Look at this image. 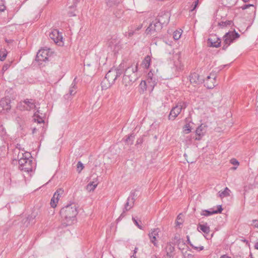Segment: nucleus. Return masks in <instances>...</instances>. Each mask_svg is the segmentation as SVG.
Wrapping results in <instances>:
<instances>
[{
	"instance_id": "f257e3e1",
	"label": "nucleus",
	"mask_w": 258,
	"mask_h": 258,
	"mask_svg": "<svg viewBox=\"0 0 258 258\" xmlns=\"http://www.w3.org/2000/svg\"><path fill=\"white\" fill-rule=\"evenodd\" d=\"M60 215L67 222V225H71L75 220L78 211L75 204L68 205L61 208L59 212Z\"/></svg>"
},
{
	"instance_id": "f03ea898",
	"label": "nucleus",
	"mask_w": 258,
	"mask_h": 258,
	"mask_svg": "<svg viewBox=\"0 0 258 258\" xmlns=\"http://www.w3.org/2000/svg\"><path fill=\"white\" fill-rule=\"evenodd\" d=\"M239 37L240 35L235 30L226 33L223 37L222 49L226 50L228 47Z\"/></svg>"
},
{
	"instance_id": "7ed1b4c3",
	"label": "nucleus",
	"mask_w": 258,
	"mask_h": 258,
	"mask_svg": "<svg viewBox=\"0 0 258 258\" xmlns=\"http://www.w3.org/2000/svg\"><path fill=\"white\" fill-rule=\"evenodd\" d=\"M19 164V169L21 170L27 172H31L33 170V165L35 163L32 159H30L29 157L25 156L21 158L18 161Z\"/></svg>"
},
{
	"instance_id": "20e7f679",
	"label": "nucleus",
	"mask_w": 258,
	"mask_h": 258,
	"mask_svg": "<svg viewBox=\"0 0 258 258\" xmlns=\"http://www.w3.org/2000/svg\"><path fill=\"white\" fill-rule=\"evenodd\" d=\"M115 73L114 71L111 69L106 74L105 80H104L101 84L102 89H106L114 83L115 81L117 79Z\"/></svg>"
},
{
	"instance_id": "39448f33",
	"label": "nucleus",
	"mask_w": 258,
	"mask_h": 258,
	"mask_svg": "<svg viewBox=\"0 0 258 258\" xmlns=\"http://www.w3.org/2000/svg\"><path fill=\"white\" fill-rule=\"evenodd\" d=\"M163 26L161 24L157 22L155 19L150 24L146 30V32L147 34H152L154 32H160L162 30Z\"/></svg>"
},
{
	"instance_id": "423d86ee",
	"label": "nucleus",
	"mask_w": 258,
	"mask_h": 258,
	"mask_svg": "<svg viewBox=\"0 0 258 258\" xmlns=\"http://www.w3.org/2000/svg\"><path fill=\"white\" fill-rule=\"evenodd\" d=\"M11 100L9 98H4L0 100V113H6L8 112L11 108Z\"/></svg>"
},
{
	"instance_id": "0eeeda50",
	"label": "nucleus",
	"mask_w": 258,
	"mask_h": 258,
	"mask_svg": "<svg viewBox=\"0 0 258 258\" xmlns=\"http://www.w3.org/2000/svg\"><path fill=\"white\" fill-rule=\"evenodd\" d=\"M49 37L53 40L54 42L56 44L59 43V45H61L62 43L63 37L62 33H60L57 29H53L49 33Z\"/></svg>"
},
{
	"instance_id": "6e6552de",
	"label": "nucleus",
	"mask_w": 258,
	"mask_h": 258,
	"mask_svg": "<svg viewBox=\"0 0 258 258\" xmlns=\"http://www.w3.org/2000/svg\"><path fill=\"white\" fill-rule=\"evenodd\" d=\"M63 193L64 190L61 188L57 189L54 192L53 197L51 199L50 203L52 208H54L56 207V204L58 203L59 198L63 195Z\"/></svg>"
},
{
	"instance_id": "1a4fd4ad",
	"label": "nucleus",
	"mask_w": 258,
	"mask_h": 258,
	"mask_svg": "<svg viewBox=\"0 0 258 258\" xmlns=\"http://www.w3.org/2000/svg\"><path fill=\"white\" fill-rule=\"evenodd\" d=\"M134 203L135 202H134V201H132V200L127 199L126 202L125 203L124 208L123 209V211L117 219V221L121 220L123 217L125 216L126 212L128 211L134 207Z\"/></svg>"
},
{
	"instance_id": "9d476101",
	"label": "nucleus",
	"mask_w": 258,
	"mask_h": 258,
	"mask_svg": "<svg viewBox=\"0 0 258 258\" xmlns=\"http://www.w3.org/2000/svg\"><path fill=\"white\" fill-rule=\"evenodd\" d=\"M204 86L208 89H211L214 88L216 86V76L214 75H211L207 77L206 79L205 80Z\"/></svg>"
},
{
	"instance_id": "9b49d317",
	"label": "nucleus",
	"mask_w": 258,
	"mask_h": 258,
	"mask_svg": "<svg viewBox=\"0 0 258 258\" xmlns=\"http://www.w3.org/2000/svg\"><path fill=\"white\" fill-rule=\"evenodd\" d=\"M23 102L26 105L24 106L23 108H21V110H30L33 108H36V102L35 100L30 99H25Z\"/></svg>"
},
{
	"instance_id": "f8f14e48",
	"label": "nucleus",
	"mask_w": 258,
	"mask_h": 258,
	"mask_svg": "<svg viewBox=\"0 0 258 258\" xmlns=\"http://www.w3.org/2000/svg\"><path fill=\"white\" fill-rule=\"evenodd\" d=\"M223 211V208L221 205H218L217 206V210H214L213 208H211L209 210H202L201 214L202 216H209L213 214L221 213Z\"/></svg>"
},
{
	"instance_id": "ddd939ff",
	"label": "nucleus",
	"mask_w": 258,
	"mask_h": 258,
	"mask_svg": "<svg viewBox=\"0 0 258 258\" xmlns=\"http://www.w3.org/2000/svg\"><path fill=\"white\" fill-rule=\"evenodd\" d=\"M208 44L210 47L218 48L220 46L221 41L216 35H214L208 38Z\"/></svg>"
},
{
	"instance_id": "4468645a",
	"label": "nucleus",
	"mask_w": 258,
	"mask_h": 258,
	"mask_svg": "<svg viewBox=\"0 0 258 258\" xmlns=\"http://www.w3.org/2000/svg\"><path fill=\"white\" fill-rule=\"evenodd\" d=\"M156 21L161 24L162 25L168 24L170 20V16L167 13H161L156 18Z\"/></svg>"
},
{
	"instance_id": "2eb2a0df",
	"label": "nucleus",
	"mask_w": 258,
	"mask_h": 258,
	"mask_svg": "<svg viewBox=\"0 0 258 258\" xmlns=\"http://www.w3.org/2000/svg\"><path fill=\"white\" fill-rule=\"evenodd\" d=\"M207 131V126L205 124H201L196 130V134L197 137L195 138L196 140L199 141L205 135Z\"/></svg>"
},
{
	"instance_id": "dca6fc26",
	"label": "nucleus",
	"mask_w": 258,
	"mask_h": 258,
	"mask_svg": "<svg viewBox=\"0 0 258 258\" xmlns=\"http://www.w3.org/2000/svg\"><path fill=\"white\" fill-rule=\"evenodd\" d=\"M189 78L190 82L191 84H202L205 82V80L201 78L200 75L195 72L191 73Z\"/></svg>"
},
{
	"instance_id": "f3484780",
	"label": "nucleus",
	"mask_w": 258,
	"mask_h": 258,
	"mask_svg": "<svg viewBox=\"0 0 258 258\" xmlns=\"http://www.w3.org/2000/svg\"><path fill=\"white\" fill-rule=\"evenodd\" d=\"M48 51L46 50H39L36 55L35 60L38 62L46 61L48 60Z\"/></svg>"
},
{
	"instance_id": "a211bd4d",
	"label": "nucleus",
	"mask_w": 258,
	"mask_h": 258,
	"mask_svg": "<svg viewBox=\"0 0 258 258\" xmlns=\"http://www.w3.org/2000/svg\"><path fill=\"white\" fill-rule=\"evenodd\" d=\"M181 109L176 104L174 107H173L170 111V114L168 116V119L169 120H174L176 117L180 114L181 112Z\"/></svg>"
},
{
	"instance_id": "6ab92c4d",
	"label": "nucleus",
	"mask_w": 258,
	"mask_h": 258,
	"mask_svg": "<svg viewBox=\"0 0 258 258\" xmlns=\"http://www.w3.org/2000/svg\"><path fill=\"white\" fill-rule=\"evenodd\" d=\"M160 231V229L157 228L151 230V231L149 233L150 241L155 246H157V243L156 242V237H158L159 232Z\"/></svg>"
},
{
	"instance_id": "aec40b11",
	"label": "nucleus",
	"mask_w": 258,
	"mask_h": 258,
	"mask_svg": "<svg viewBox=\"0 0 258 258\" xmlns=\"http://www.w3.org/2000/svg\"><path fill=\"white\" fill-rule=\"evenodd\" d=\"M120 41L115 39H111L109 42V47L115 53L120 49Z\"/></svg>"
},
{
	"instance_id": "412c9836",
	"label": "nucleus",
	"mask_w": 258,
	"mask_h": 258,
	"mask_svg": "<svg viewBox=\"0 0 258 258\" xmlns=\"http://www.w3.org/2000/svg\"><path fill=\"white\" fill-rule=\"evenodd\" d=\"M138 71V64L133 65L127 67L124 71V75H130L132 74H137Z\"/></svg>"
},
{
	"instance_id": "4be33fe9",
	"label": "nucleus",
	"mask_w": 258,
	"mask_h": 258,
	"mask_svg": "<svg viewBox=\"0 0 258 258\" xmlns=\"http://www.w3.org/2000/svg\"><path fill=\"white\" fill-rule=\"evenodd\" d=\"M174 247L172 246L170 243H167V245L165 248V250L167 256L168 258H171L173 256L174 251Z\"/></svg>"
},
{
	"instance_id": "5701e85b",
	"label": "nucleus",
	"mask_w": 258,
	"mask_h": 258,
	"mask_svg": "<svg viewBox=\"0 0 258 258\" xmlns=\"http://www.w3.org/2000/svg\"><path fill=\"white\" fill-rule=\"evenodd\" d=\"M197 229L198 231H200L201 230L206 234H209L210 232V227L208 225L207 223H205L203 224L199 223L198 225Z\"/></svg>"
},
{
	"instance_id": "b1692460",
	"label": "nucleus",
	"mask_w": 258,
	"mask_h": 258,
	"mask_svg": "<svg viewBox=\"0 0 258 258\" xmlns=\"http://www.w3.org/2000/svg\"><path fill=\"white\" fill-rule=\"evenodd\" d=\"M151 64V57L149 55L145 56L141 62V66L145 69H148Z\"/></svg>"
},
{
	"instance_id": "393cba45",
	"label": "nucleus",
	"mask_w": 258,
	"mask_h": 258,
	"mask_svg": "<svg viewBox=\"0 0 258 258\" xmlns=\"http://www.w3.org/2000/svg\"><path fill=\"white\" fill-rule=\"evenodd\" d=\"M97 180L98 176H96L94 178H93V181H91L87 185V189L89 191L94 190L98 183Z\"/></svg>"
},
{
	"instance_id": "a878e982",
	"label": "nucleus",
	"mask_w": 258,
	"mask_h": 258,
	"mask_svg": "<svg viewBox=\"0 0 258 258\" xmlns=\"http://www.w3.org/2000/svg\"><path fill=\"white\" fill-rule=\"evenodd\" d=\"M236 0H220L223 6L231 8L236 3Z\"/></svg>"
},
{
	"instance_id": "bb28decb",
	"label": "nucleus",
	"mask_w": 258,
	"mask_h": 258,
	"mask_svg": "<svg viewBox=\"0 0 258 258\" xmlns=\"http://www.w3.org/2000/svg\"><path fill=\"white\" fill-rule=\"evenodd\" d=\"M129 78L130 77H127V75L124 74L122 79V84L124 85L125 87L130 86L133 84V83L131 82V80H130Z\"/></svg>"
},
{
	"instance_id": "cd10ccee",
	"label": "nucleus",
	"mask_w": 258,
	"mask_h": 258,
	"mask_svg": "<svg viewBox=\"0 0 258 258\" xmlns=\"http://www.w3.org/2000/svg\"><path fill=\"white\" fill-rule=\"evenodd\" d=\"M37 215V213L33 212L31 214V215H29V216L27 218V221L28 222V223H31L32 225L34 224L35 222H34L33 220L36 217Z\"/></svg>"
},
{
	"instance_id": "c85d7f7f",
	"label": "nucleus",
	"mask_w": 258,
	"mask_h": 258,
	"mask_svg": "<svg viewBox=\"0 0 258 258\" xmlns=\"http://www.w3.org/2000/svg\"><path fill=\"white\" fill-rule=\"evenodd\" d=\"M174 244H177L179 246V249H181V247L180 246V244L181 242L183 243V245H184L185 244V242H184V241L182 239H181L178 236L175 235L174 237Z\"/></svg>"
},
{
	"instance_id": "c756f323",
	"label": "nucleus",
	"mask_w": 258,
	"mask_h": 258,
	"mask_svg": "<svg viewBox=\"0 0 258 258\" xmlns=\"http://www.w3.org/2000/svg\"><path fill=\"white\" fill-rule=\"evenodd\" d=\"M76 89H77V87H75L71 86L69 89V93L66 94L64 96V97L66 99H69L70 96L74 95L76 93Z\"/></svg>"
},
{
	"instance_id": "7c9ffc66",
	"label": "nucleus",
	"mask_w": 258,
	"mask_h": 258,
	"mask_svg": "<svg viewBox=\"0 0 258 258\" xmlns=\"http://www.w3.org/2000/svg\"><path fill=\"white\" fill-rule=\"evenodd\" d=\"M39 113V110H37L34 114V117L37 118V119H34L35 121H37L38 123H43L44 122V119H43V118L40 116L38 113Z\"/></svg>"
},
{
	"instance_id": "2f4dec72",
	"label": "nucleus",
	"mask_w": 258,
	"mask_h": 258,
	"mask_svg": "<svg viewBox=\"0 0 258 258\" xmlns=\"http://www.w3.org/2000/svg\"><path fill=\"white\" fill-rule=\"evenodd\" d=\"M157 79L156 77L155 78H151L149 79H147V81L149 85L152 87V88H154V87L157 84Z\"/></svg>"
},
{
	"instance_id": "473e14b6",
	"label": "nucleus",
	"mask_w": 258,
	"mask_h": 258,
	"mask_svg": "<svg viewBox=\"0 0 258 258\" xmlns=\"http://www.w3.org/2000/svg\"><path fill=\"white\" fill-rule=\"evenodd\" d=\"M230 191V190H229V189L226 187L225 188L224 191H221H221L219 192V197H221V198H222L224 197L229 196Z\"/></svg>"
},
{
	"instance_id": "72a5a7b5",
	"label": "nucleus",
	"mask_w": 258,
	"mask_h": 258,
	"mask_svg": "<svg viewBox=\"0 0 258 258\" xmlns=\"http://www.w3.org/2000/svg\"><path fill=\"white\" fill-rule=\"evenodd\" d=\"M177 104L179 107V108L181 109V110L185 109L188 105V103L186 102L180 101H179Z\"/></svg>"
},
{
	"instance_id": "f704fd0d",
	"label": "nucleus",
	"mask_w": 258,
	"mask_h": 258,
	"mask_svg": "<svg viewBox=\"0 0 258 258\" xmlns=\"http://www.w3.org/2000/svg\"><path fill=\"white\" fill-rule=\"evenodd\" d=\"M69 10L68 12V15L70 17H74L76 16V8L75 9H71V6L69 7Z\"/></svg>"
},
{
	"instance_id": "c9c22d12",
	"label": "nucleus",
	"mask_w": 258,
	"mask_h": 258,
	"mask_svg": "<svg viewBox=\"0 0 258 258\" xmlns=\"http://www.w3.org/2000/svg\"><path fill=\"white\" fill-rule=\"evenodd\" d=\"M181 30L180 29L179 31H175L173 33V37L175 40H178L181 35V32L180 31Z\"/></svg>"
},
{
	"instance_id": "e433bc0d",
	"label": "nucleus",
	"mask_w": 258,
	"mask_h": 258,
	"mask_svg": "<svg viewBox=\"0 0 258 258\" xmlns=\"http://www.w3.org/2000/svg\"><path fill=\"white\" fill-rule=\"evenodd\" d=\"M137 195L136 194V192L135 191H131L129 197L127 198V199L132 200V201H134V202H135L136 199L135 197H137Z\"/></svg>"
},
{
	"instance_id": "4c0bfd02",
	"label": "nucleus",
	"mask_w": 258,
	"mask_h": 258,
	"mask_svg": "<svg viewBox=\"0 0 258 258\" xmlns=\"http://www.w3.org/2000/svg\"><path fill=\"white\" fill-rule=\"evenodd\" d=\"M135 135L133 134H131L128 137L125 139V142L128 143V144L132 145L133 144V138H134Z\"/></svg>"
},
{
	"instance_id": "58836bf2",
	"label": "nucleus",
	"mask_w": 258,
	"mask_h": 258,
	"mask_svg": "<svg viewBox=\"0 0 258 258\" xmlns=\"http://www.w3.org/2000/svg\"><path fill=\"white\" fill-rule=\"evenodd\" d=\"M140 87L143 91L146 90L147 87V82L146 81H142L140 84Z\"/></svg>"
},
{
	"instance_id": "ea45409f",
	"label": "nucleus",
	"mask_w": 258,
	"mask_h": 258,
	"mask_svg": "<svg viewBox=\"0 0 258 258\" xmlns=\"http://www.w3.org/2000/svg\"><path fill=\"white\" fill-rule=\"evenodd\" d=\"M127 77H130L129 79L133 83L136 81L138 78L137 74H132V75H127Z\"/></svg>"
},
{
	"instance_id": "a19ab883",
	"label": "nucleus",
	"mask_w": 258,
	"mask_h": 258,
	"mask_svg": "<svg viewBox=\"0 0 258 258\" xmlns=\"http://www.w3.org/2000/svg\"><path fill=\"white\" fill-rule=\"evenodd\" d=\"M132 220L134 223V224L140 229H141V230H143V227L140 225L139 223V222L138 221L137 219H136L135 217H132Z\"/></svg>"
},
{
	"instance_id": "79ce46f5",
	"label": "nucleus",
	"mask_w": 258,
	"mask_h": 258,
	"mask_svg": "<svg viewBox=\"0 0 258 258\" xmlns=\"http://www.w3.org/2000/svg\"><path fill=\"white\" fill-rule=\"evenodd\" d=\"M84 166L83 164L81 162L79 161L77 163V171L79 173H80L84 168Z\"/></svg>"
},
{
	"instance_id": "37998d69",
	"label": "nucleus",
	"mask_w": 258,
	"mask_h": 258,
	"mask_svg": "<svg viewBox=\"0 0 258 258\" xmlns=\"http://www.w3.org/2000/svg\"><path fill=\"white\" fill-rule=\"evenodd\" d=\"M113 71H114L115 72V77L116 78V79L120 77V75H121V74L122 73V70L120 69H113Z\"/></svg>"
},
{
	"instance_id": "c03bdc74",
	"label": "nucleus",
	"mask_w": 258,
	"mask_h": 258,
	"mask_svg": "<svg viewBox=\"0 0 258 258\" xmlns=\"http://www.w3.org/2000/svg\"><path fill=\"white\" fill-rule=\"evenodd\" d=\"M5 0H0V12H3L6 9Z\"/></svg>"
},
{
	"instance_id": "a18cd8bd",
	"label": "nucleus",
	"mask_w": 258,
	"mask_h": 258,
	"mask_svg": "<svg viewBox=\"0 0 258 258\" xmlns=\"http://www.w3.org/2000/svg\"><path fill=\"white\" fill-rule=\"evenodd\" d=\"M184 132L186 134L189 133L191 132V128L190 126L189 123H186L184 127Z\"/></svg>"
},
{
	"instance_id": "49530a36",
	"label": "nucleus",
	"mask_w": 258,
	"mask_h": 258,
	"mask_svg": "<svg viewBox=\"0 0 258 258\" xmlns=\"http://www.w3.org/2000/svg\"><path fill=\"white\" fill-rule=\"evenodd\" d=\"M231 22L230 21H227L225 22L221 21L219 23V25L222 27H225L227 25H230Z\"/></svg>"
},
{
	"instance_id": "de8ad7c7",
	"label": "nucleus",
	"mask_w": 258,
	"mask_h": 258,
	"mask_svg": "<svg viewBox=\"0 0 258 258\" xmlns=\"http://www.w3.org/2000/svg\"><path fill=\"white\" fill-rule=\"evenodd\" d=\"M250 7H254V5L252 4H245L240 7L242 10H245Z\"/></svg>"
},
{
	"instance_id": "09e8293b",
	"label": "nucleus",
	"mask_w": 258,
	"mask_h": 258,
	"mask_svg": "<svg viewBox=\"0 0 258 258\" xmlns=\"http://www.w3.org/2000/svg\"><path fill=\"white\" fill-rule=\"evenodd\" d=\"M186 239H187V240H186V242L188 244H189L190 245V246L192 247V248H193L194 249H197V246H194L190 242V239H189V236L188 235H187L186 236Z\"/></svg>"
},
{
	"instance_id": "8fccbe9b",
	"label": "nucleus",
	"mask_w": 258,
	"mask_h": 258,
	"mask_svg": "<svg viewBox=\"0 0 258 258\" xmlns=\"http://www.w3.org/2000/svg\"><path fill=\"white\" fill-rule=\"evenodd\" d=\"M230 163L233 165L238 166L239 164V162L235 158H232L230 160Z\"/></svg>"
},
{
	"instance_id": "3c124183",
	"label": "nucleus",
	"mask_w": 258,
	"mask_h": 258,
	"mask_svg": "<svg viewBox=\"0 0 258 258\" xmlns=\"http://www.w3.org/2000/svg\"><path fill=\"white\" fill-rule=\"evenodd\" d=\"M80 0H74L73 5L71 6V9L76 8L78 4L80 2Z\"/></svg>"
},
{
	"instance_id": "603ef678",
	"label": "nucleus",
	"mask_w": 258,
	"mask_h": 258,
	"mask_svg": "<svg viewBox=\"0 0 258 258\" xmlns=\"http://www.w3.org/2000/svg\"><path fill=\"white\" fill-rule=\"evenodd\" d=\"M7 53L5 52H3L2 54L0 53V60L2 61L5 60L7 56Z\"/></svg>"
},
{
	"instance_id": "864d4df0",
	"label": "nucleus",
	"mask_w": 258,
	"mask_h": 258,
	"mask_svg": "<svg viewBox=\"0 0 258 258\" xmlns=\"http://www.w3.org/2000/svg\"><path fill=\"white\" fill-rule=\"evenodd\" d=\"M0 133L2 136H4L6 133V130L3 125L0 126Z\"/></svg>"
},
{
	"instance_id": "5fc2aeb1",
	"label": "nucleus",
	"mask_w": 258,
	"mask_h": 258,
	"mask_svg": "<svg viewBox=\"0 0 258 258\" xmlns=\"http://www.w3.org/2000/svg\"><path fill=\"white\" fill-rule=\"evenodd\" d=\"M156 76L153 74L152 71H150L148 74H147V79H149L151 78H155Z\"/></svg>"
},
{
	"instance_id": "6e6d98bb",
	"label": "nucleus",
	"mask_w": 258,
	"mask_h": 258,
	"mask_svg": "<svg viewBox=\"0 0 258 258\" xmlns=\"http://www.w3.org/2000/svg\"><path fill=\"white\" fill-rule=\"evenodd\" d=\"M252 225L254 227H258V221L257 220H253L252 221Z\"/></svg>"
},
{
	"instance_id": "4d7b16f0",
	"label": "nucleus",
	"mask_w": 258,
	"mask_h": 258,
	"mask_svg": "<svg viewBox=\"0 0 258 258\" xmlns=\"http://www.w3.org/2000/svg\"><path fill=\"white\" fill-rule=\"evenodd\" d=\"M198 3H199V0H196L194 2L195 5H194V6L193 7L192 9L191 10V11H194L196 9V8L198 5Z\"/></svg>"
},
{
	"instance_id": "13d9d810",
	"label": "nucleus",
	"mask_w": 258,
	"mask_h": 258,
	"mask_svg": "<svg viewBox=\"0 0 258 258\" xmlns=\"http://www.w3.org/2000/svg\"><path fill=\"white\" fill-rule=\"evenodd\" d=\"M9 67H10V64H5L3 67V69H2L3 71H6L7 70H8L9 69Z\"/></svg>"
},
{
	"instance_id": "bf43d9fd",
	"label": "nucleus",
	"mask_w": 258,
	"mask_h": 258,
	"mask_svg": "<svg viewBox=\"0 0 258 258\" xmlns=\"http://www.w3.org/2000/svg\"><path fill=\"white\" fill-rule=\"evenodd\" d=\"M5 41L8 44H11V43H12L13 42V39H8L7 38H5Z\"/></svg>"
},
{
	"instance_id": "052dcab7",
	"label": "nucleus",
	"mask_w": 258,
	"mask_h": 258,
	"mask_svg": "<svg viewBox=\"0 0 258 258\" xmlns=\"http://www.w3.org/2000/svg\"><path fill=\"white\" fill-rule=\"evenodd\" d=\"M23 103V102H20L17 106V107L18 108H19V109H20V110H21V108H23V106H25L24 105L22 104Z\"/></svg>"
},
{
	"instance_id": "680f3d73",
	"label": "nucleus",
	"mask_w": 258,
	"mask_h": 258,
	"mask_svg": "<svg viewBox=\"0 0 258 258\" xmlns=\"http://www.w3.org/2000/svg\"><path fill=\"white\" fill-rule=\"evenodd\" d=\"M76 78H75L74 79L73 83H72V85H71L72 86H73V87H77V86H76Z\"/></svg>"
},
{
	"instance_id": "e2e57ef3",
	"label": "nucleus",
	"mask_w": 258,
	"mask_h": 258,
	"mask_svg": "<svg viewBox=\"0 0 258 258\" xmlns=\"http://www.w3.org/2000/svg\"><path fill=\"white\" fill-rule=\"evenodd\" d=\"M134 34V31H130L128 33V37H131Z\"/></svg>"
},
{
	"instance_id": "0e129e2a",
	"label": "nucleus",
	"mask_w": 258,
	"mask_h": 258,
	"mask_svg": "<svg viewBox=\"0 0 258 258\" xmlns=\"http://www.w3.org/2000/svg\"><path fill=\"white\" fill-rule=\"evenodd\" d=\"M197 247V249H195L196 250H199V251H201V250H202L204 249V246H199V247Z\"/></svg>"
},
{
	"instance_id": "69168bd1",
	"label": "nucleus",
	"mask_w": 258,
	"mask_h": 258,
	"mask_svg": "<svg viewBox=\"0 0 258 258\" xmlns=\"http://www.w3.org/2000/svg\"><path fill=\"white\" fill-rule=\"evenodd\" d=\"M220 258H231V257L226 254H224V255H221Z\"/></svg>"
},
{
	"instance_id": "338daca9",
	"label": "nucleus",
	"mask_w": 258,
	"mask_h": 258,
	"mask_svg": "<svg viewBox=\"0 0 258 258\" xmlns=\"http://www.w3.org/2000/svg\"><path fill=\"white\" fill-rule=\"evenodd\" d=\"M254 247L255 249H258V241L255 243Z\"/></svg>"
},
{
	"instance_id": "774afa93",
	"label": "nucleus",
	"mask_w": 258,
	"mask_h": 258,
	"mask_svg": "<svg viewBox=\"0 0 258 258\" xmlns=\"http://www.w3.org/2000/svg\"><path fill=\"white\" fill-rule=\"evenodd\" d=\"M114 14L115 15L116 17H118V18H120V15L119 14V13H117V12H115V13H114Z\"/></svg>"
}]
</instances>
